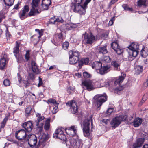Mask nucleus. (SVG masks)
Here are the masks:
<instances>
[{"label":"nucleus","mask_w":148,"mask_h":148,"mask_svg":"<svg viewBox=\"0 0 148 148\" xmlns=\"http://www.w3.org/2000/svg\"><path fill=\"white\" fill-rule=\"evenodd\" d=\"M49 5H48L47 4H44V3L42 2V3L41 6L43 10H47L49 8Z\"/></svg>","instance_id":"43"},{"label":"nucleus","mask_w":148,"mask_h":148,"mask_svg":"<svg viewBox=\"0 0 148 148\" xmlns=\"http://www.w3.org/2000/svg\"><path fill=\"white\" fill-rule=\"evenodd\" d=\"M82 85L84 86L88 90L90 91L95 88L94 84L90 80H86L82 82Z\"/></svg>","instance_id":"8"},{"label":"nucleus","mask_w":148,"mask_h":148,"mask_svg":"<svg viewBox=\"0 0 148 148\" xmlns=\"http://www.w3.org/2000/svg\"><path fill=\"white\" fill-rule=\"evenodd\" d=\"M111 60L109 56H105L102 59V61L103 62L108 63L110 62Z\"/></svg>","instance_id":"37"},{"label":"nucleus","mask_w":148,"mask_h":148,"mask_svg":"<svg viewBox=\"0 0 148 148\" xmlns=\"http://www.w3.org/2000/svg\"><path fill=\"white\" fill-rule=\"evenodd\" d=\"M121 121H111L110 124L112 128L114 129L117 127L121 123Z\"/></svg>","instance_id":"25"},{"label":"nucleus","mask_w":148,"mask_h":148,"mask_svg":"<svg viewBox=\"0 0 148 148\" xmlns=\"http://www.w3.org/2000/svg\"><path fill=\"white\" fill-rule=\"evenodd\" d=\"M22 127L25 129L26 132H30L33 127V124L31 121H28L23 124Z\"/></svg>","instance_id":"11"},{"label":"nucleus","mask_w":148,"mask_h":148,"mask_svg":"<svg viewBox=\"0 0 148 148\" xmlns=\"http://www.w3.org/2000/svg\"><path fill=\"white\" fill-rule=\"evenodd\" d=\"M138 50H129L128 51L129 56L134 57H136L138 54Z\"/></svg>","instance_id":"29"},{"label":"nucleus","mask_w":148,"mask_h":148,"mask_svg":"<svg viewBox=\"0 0 148 148\" xmlns=\"http://www.w3.org/2000/svg\"><path fill=\"white\" fill-rule=\"evenodd\" d=\"M111 65L113 66L115 70H118L120 68V63L117 61H112L111 63Z\"/></svg>","instance_id":"26"},{"label":"nucleus","mask_w":148,"mask_h":148,"mask_svg":"<svg viewBox=\"0 0 148 148\" xmlns=\"http://www.w3.org/2000/svg\"><path fill=\"white\" fill-rule=\"evenodd\" d=\"M55 37L57 38L60 42L62 41L63 35L62 33L56 34L55 36Z\"/></svg>","instance_id":"42"},{"label":"nucleus","mask_w":148,"mask_h":148,"mask_svg":"<svg viewBox=\"0 0 148 148\" xmlns=\"http://www.w3.org/2000/svg\"><path fill=\"white\" fill-rule=\"evenodd\" d=\"M78 66L80 69L81 68L82 66L84 64L83 62L82 59H81L79 62L78 63Z\"/></svg>","instance_id":"61"},{"label":"nucleus","mask_w":148,"mask_h":148,"mask_svg":"<svg viewBox=\"0 0 148 148\" xmlns=\"http://www.w3.org/2000/svg\"><path fill=\"white\" fill-rule=\"evenodd\" d=\"M145 140L144 138H139L137 139L136 141L133 145V148L140 147Z\"/></svg>","instance_id":"15"},{"label":"nucleus","mask_w":148,"mask_h":148,"mask_svg":"<svg viewBox=\"0 0 148 148\" xmlns=\"http://www.w3.org/2000/svg\"><path fill=\"white\" fill-rule=\"evenodd\" d=\"M90 121H83L82 124V122H80V124H81V125L82 127L84 135L85 137H88L90 135Z\"/></svg>","instance_id":"5"},{"label":"nucleus","mask_w":148,"mask_h":148,"mask_svg":"<svg viewBox=\"0 0 148 148\" xmlns=\"http://www.w3.org/2000/svg\"><path fill=\"white\" fill-rule=\"evenodd\" d=\"M123 88L122 86L117 87L114 89V92L115 93L119 95L121 93V91L123 90Z\"/></svg>","instance_id":"33"},{"label":"nucleus","mask_w":148,"mask_h":148,"mask_svg":"<svg viewBox=\"0 0 148 148\" xmlns=\"http://www.w3.org/2000/svg\"><path fill=\"white\" fill-rule=\"evenodd\" d=\"M148 95L147 94H145L143 97L142 99L143 100V102H145V101L147 99Z\"/></svg>","instance_id":"62"},{"label":"nucleus","mask_w":148,"mask_h":148,"mask_svg":"<svg viewBox=\"0 0 148 148\" xmlns=\"http://www.w3.org/2000/svg\"><path fill=\"white\" fill-rule=\"evenodd\" d=\"M77 25L76 24L73 23H70V30H71L77 27Z\"/></svg>","instance_id":"55"},{"label":"nucleus","mask_w":148,"mask_h":148,"mask_svg":"<svg viewBox=\"0 0 148 148\" xmlns=\"http://www.w3.org/2000/svg\"><path fill=\"white\" fill-rule=\"evenodd\" d=\"M29 9V6L25 5L23 8L22 10L20 11L19 12V16L21 19L23 20L27 17L26 14L28 12Z\"/></svg>","instance_id":"12"},{"label":"nucleus","mask_w":148,"mask_h":148,"mask_svg":"<svg viewBox=\"0 0 148 148\" xmlns=\"http://www.w3.org/2000/svg\"><path fill=\"white\" fill-rule=\"evenodd\" d=\"M81 59L84 64H88L89 62V59L88 58H83Z\"/></svg>","instance_id":"46"},{"label":"nucleus","mask_w":148,"mask_h":148,"mask_svg":"<svg viewBox=\"0 0 148 148\" xmlns=\"http://www.w3.org/2000/svg\"><path fill=\"white\" fill-rule=\"evenodd\" d=\"M25 58L27 60H28L29 59V51H27L25 55Z\"/></svg>","instance_id":"59"},{"label":"nucleus","mask_w":148,"mask_h":148,"mask_svg":"<svg viewBox=\"0 0 148 148\" xmlns=\"http://www.w3.org/2000/svg\"><path fill=\"white\" fill-rule=\"evenodd\" d=\"M47 102L48 104H56L57 103L56 100L53 99H49L47 101Z\"/></svg>","instance_id":"45"},{"label":"nucleus","mask_w":148,"mask_h":148,"mask_svg":"<svg viewBox=\"0 0 148 148\" xmlns=\"http://www.w3.org/2000/svg\"><path fill=\"white\" fill-rule=\"evenodd\" d=\"M122 7L125 10L129 11H132L133 10L132 8L129 7L126 4H124L122 5Z\"/></svg>","instance_id":"44"},{"label":"nucleus","mask_w":148,"mask_h":148,"mask_svg":"<svg viewBox=\"0 0 148 148\" xmlns=\"http://www.w3.org/2000/svg\"><path fill=\"white\" fill-rule=\"evenodd\" d=\"M74 88L71 87L70 86L68 87L67 91L69 94H71L73 91Z\"/></svg>","instance_id":"52"},{"label":"nucleus","mask_w":148,"mask_h":148,"mask_svg":"<svg viewBox=\"0 0 148 148\" xmlns=\"http://www.w3.org/2000/svg\"><path fill=\"white\" fill-rule=\"evenodd\" d=\"M140 54L141 56L143 58H145L148 55V51L144 49H142L141 51Z\"/></svg>","instance_id":"34"},{"label":"nucleus","mask_w":148,"mask_h":148,"mask_svg":"<svg viewBox=\"0 0 148 148\" xmlns=\"http://www.w3.org/2000/svg\"><path fill=\"white\" fill-rule=\"evenodd\" d=\"M146 2V0H139L137 2L138 5L140 7L143 6L145 8L148 5V3Z\"/></svg>","instance_id":"21"},{"label":"nucleus","mask_w":148,"mask_h":148,"mask_svg":"<svg viewBox=\"0 0 148 148\" xmlns=\"http://www.w3.org/2000/svg\"><path fill=\"white\" fill-rule=\"evenodd\" d=\"M3 84L5 86H8L10 85V82L8 80L5 79L4 80L3 82Z\"/></svg>","instance_id":"51"},{"label":"nucleus","mask_w":148,"mask_h":148,"mask_svg":"<svg viewBox=\"0 0 148 148\" xmlns=\"http://www.w3.org/2000/svg\"><path fill=\"white\" fill-rule=\"evenodd\" d=\"M38 121V123H37V126L38 130L39 132L41 133L43 129V123H40L39 121Z\"/></svg>","instance_id":"36"},{"label":"nucleus","mask_w":148,"mask_h":148,"mask_svg":"<svg viewBox=\"0 0 148 148\" xmlns=\"http://www.w3.org/2000/svg\"><path fill=\"white\" fill-rule=\"evenodd\" d=\"M36 35H34L31 37V40L32 41H34V40H36L37 43L38 42V41H37L38 39V38H36Z\"/></svg>","instance_id":"54"},{"label":"nucleus","mask_w":148,"mask_h":148,"mask_svg":"<svg viewBox=\"0 0 148 148\" xmlns=\"http://www.w3.org/2000/svg\"><path fill=\"white\" fill-rule=\"evenodd\" d=\"M3 1L6 5L10 6H11L13 4L14 0H3Z\"/></svg>","instance_id":"31"},{"label":"nucleus","mask_w":148,"mask_h":148,"mask_svg":"<svg viewBox=\"0 0 148 148\" xmlns=\"http://www.w3.org/2000/svg\"><path fill=\"white\" fill-rule=\"evenodd\" d=\"M6 123V121H3L1 123L0 125V132L1 131V129L3 128L5 125Z\"/></svg>","instance_id":"57"},{"label":"nucleus","mask_w":148,"mask_h":148,"mask_svg":"<svg viewBox=\"0 0 148 148\" xmlns=\"http://www.w3.org/2000/svg\"><path fill=\"white\" fill-rule=\"evenodd\" d=\"M102 62L100 61H95L92 64V67L95 69L97 72L101 75H103L109 72L111 69L110 65L102 66Z\"/></svg>","instance_id":"1"},{"label":"nucleus","mask_w":148,"mask_h":148,"mask_svg":"<svg viewBox=\"0 0 148 148\" xmlns=\"http://www.w3.org/2000/svg\"><path fill=\"white\" fill-rule=\"evenodd\" d=\"M143 71V67L141 66H138L136 68V73L137 74L140 73Z\"/></svg>","instance_id":"39"},{"label":"nucleus","mask_w":148,"mask_h":148,"mask_svg":"<svg viewBox=\"0 0 148 148\" xmlns=\"http://www.w3.org/2000/svg\"><path fill=\"white\" fill-rule=\"evenodd\" d=\"M42 2L49 5H51V0H42Z\"/></svg>","instance_id":"53"},{"label":"nucleus","mask_w":148,"mask_h":148,"mask_svg":"<svg viewBox=\"0 0 148 148\" xmlns=\"http://www.w3.org/2000/svg\"><path fill=\"white\" fill-rule=\"evenodd\" d=\"M69 55L72 56L79 61L80 56V53L77 51L71 50L69 51Z\"/></svg>","instance_id":"17"},{"label":"nucleus","mask_w":148,"mask_h":148,"mask_svg":"<svg viewBox=\"0 0 148 148\" xmlns=\"http://www.w3.org/2000/svg\"><path fill=\"white\" fill-rule=\"evenodd\" d=\"M66 104L70 107L71 112L73 114H75L77 112L78 108L77 103L75 101H69L66 103Z\"/></svg>","instance_id":"9"},{"label":"nucleus","mask_w":148,"mask_h":148,"mask_svg":"<svg viewBox=\"0 0 148 148\" xmlns=\"http://www.w3.org/2000/svg\"><path fill=\"white\" fill-rule=\"evenodd\" d=\"M91 1V0H86L83 5H82V7L85 12V9L87 7V5Z\"/></svg>","instance_id":"47"},{"label":"nucleus","mask_w":148,"mask_h":148,"mask_svg":"<svg viewBox=\"0 0 148 148\" xmlns=\"http://www.w3.org/2000/svg\"><path fill=\"white\" fill-rule=\"evenodd\" d=\"M107 45H105L103 47H100L98 48L99 52L103 54L107 53L108 51L106 49Z\"/></svg>","instance_id":"23"},{"label":"nucleus","mask_w":148,"mask_h":148,"mask_svg":"<svg viewBox=\"0 0 148 148\" xmlns=\"http://www.w3.org/2000/svg\"><path fill=\"white\" fill-rule=\"evenodd\" d=\"M111 47L118 55L121 54L123 52V49H120L118 44L116 42H114L112 43Z\"/></svg>","instance_id":"13"},{"label":"nucleus","mask_w":148,"mask_h":148,"mask_svg":"<svg viewBox=\"0 0 148 148\" xmlns=\"http://www.w3.org/2000/svg\"><path fill=\"white\" fill-rule=\"evenodd\" d=\"M115 17H113L112 18L109 22V25H112L113 24V21L114 20Z\"/></svg>","instance_id":"60"},{"label":"nucleus","mask_w":148,"mask_h":148,"mask_svg":"<svg viewBox=\"0 0 148 148\" xmlns=\"http://www.w3.org/2000/svg\"><path fill=\"white\" fill-rule=\"evenodd\" d=\"M82 0H74V2H72L71 5V9L74 12L79 13L80 15H84L85 11L82 7V5H81Z\"/></svg>","instance_id":"2"},{"label":"nucleus","mask_w":148,"mask_h":148,"mask_svg":"<svg viewBox=\"0 0 148 148\" xmlns=\"http://www.w3.org/2000/svg\"><path fill=\"white\" fill-rule=\"evenodd\" d=\"M35 31L36 32V38H40L43 35V32L42 30H40L38 29H36Z\"/></svg>","instance_id":"32"},{"label":"nucleus","mask_w":148,"mask_h":148,"mask_svg":"<svg viewBox=\"0 0 148 148\" xmlns=\"http://www.w3.org/2000/svg\"><path fill=\"white\" fill-rule=\"evenodd\" d=\"M16 42V46L13 49V53L15 57H16L18 54H20L19 53V43H18V42L17 41Z\"/></svg>","instance_id":"22"},{"label":"nucleus","mask_w":148,"mask_h":148,"mask_svg":"<svg viewBox=\"0 0 148 148\" xmlns=\"http://www.w3.org/2000/svg\"><path fill=\"white\" fill-rule=\"evenodd\" d=\"M31 65L32 69L33 72L38 74L40 72V71L38 69L36 63L34 61L32 62Z\"/></svg>","instance_id":"18"},{"label":"nucleus","mask_w":148,"mask_h":148,"mask_svg":"<svg viewBox=\"0 0 148 148\" xmlns=\"http://www.w3.org/2000/svg\"><path fill=\"white\" fill-rule=\"evenodd\" d=\"M83 35L84 36V40L87 44H92L95 40V36L90 32L88 33L86 32Z\"/></svg>","instance_id":"6"},{"label":"nucleus","mask_w":148,"mask_h":148,"mask_svg":"<svg viewBox=\"0 0 148 148\" xmlns=\"http://www.w3.org/2000/svg\"><path fill=\"white\" fill-rule=\"evenodd\" d=\"M127 116L126 115L122 116L120 115H117L112 120H127Z\"/></svg>","instance_id":"19"},{"label":"nucleus","mask_w":148,"mask_h":148,"mask_svg":"<svg viewBox=\"0 0 148 148\" xmlns=\"http://www.w3.org/2000/svg\"><path fill=\"white\" fill-rule=\"evenodd\" d=\"M113 110L112 108H108L106 111V113L108 115H110L113 112Z\"/></svg>","instance_id":"58"},{"label":"nucleus","mask_w":148,"mask_h":148,"mask_svg":"<svg viewBox=\"0 0 148 148\" xmlns=\"http://www.w3.org/2000/svg\"><path fill=\"white\" fill-rule=\"evenodd\" d=\"M138 48L139 45L137 43H133L131 44L128 47L129 50H138Z\"/></svg>","instance_id":"27"},{"label":"nucleus","mask_w":148,"mask_h":148,"mask_svg":"<svg viewBox=\"0 0 148 148\" xmlns=\"http://www.w3.org/2000/svg\"><path fill=\"white\" fill-rule=\"evenodd\" d=\"M27 135L26 132L22 129L16 131L15 134L16 138L20 141L25 139Z\"/></svg>","instance_id":"7"},{"label":"nucleus","mask_w":148,"mask_h":148,"mask_svg":"<svg viewBox=\"0 0 148 148\" xmlns=\"http://www.w3.org/2000/svg\"><path fill=\"white\" fill-rule=\"evenodd\" d=\"M65 131L67 134L72 136H75L76 134L77 130L75 126H72L70 127L65 128Z\"/></svg>","instance_id":"14"},{"label":"nucleus","mask_w":148,"mask_h":148,"mask_svg":"<svg viewBox=\"0 0 148 148\" xmlns=\"http://www.w3.org/2000/svg\"><path fill=\"white\" fill-rule=\"evenodd\" d=\"M5 59L4 58H1L0 60V69H3L5 65Z\"/></svg>","instance_id":"30"},{"label":"nucleus","mask_w":148,"mask_h":148,"mask_svg":"<svg viewBox=\"0 0 148 148\" xmlns=\"http://www.w3.org/2000/svg\"><path fill=\"white\" fill-rule=\"evenodd\" d=\"M83 76L84 78H90L91 76V75L87 72H84L83 73Z\"/></svg>","instance_id":"49"},{"label":"nucleus","mask_w":148,"mask_h":148,"mask_svg":"<svg viewBox=\"0 0 148 148\" xmlns=\"http://www.w3.org/2000/svg\"><path fill=\"white\" fill-rule=\"evenodd\" d=\"M40 0H32L31 3L32 8L28 14L29 16H34L36 13H39L40 12L38 10L39 3Z\"/></svg>","instance_id":"4"},{"label":"nucleus","mask_w":148,"mask_h":148,"mask_svg":"<svg viewBox=\"0 0 148 148\" xmlns=\"http://www.w3.org/2000/svg\"><path fill=\"white\" fill-rule=\"evenodd\" d=\"M69 46V43L67 42H64L62 45V47L64 49H67Z\"/></svg>","instance_id":"50"},{"label":"nucleus","mask_w":148,"mask_h":148,"mask_svg":"<svg viewBox=\"0 0 148 148\" xmlns=\"http://www.w3.org/2000/svg\"><path fill=\"white\" fill-rule=\"evenodd\" d=\"M56 137L57 138L63 140H65L66 139V137L64 134L60 135V136H56Z\"/></svg>","instance_id":"48"},{"label":"nucleus","mask_w":148,"mask_h":148,"mask_svg":"<svg viewBox=\"0 0 148 148\" xmlns=\"http://www.w3.org/2000/svg\"><path fill=\"white\" fill-rule=\"evenodd\" d=\"M26 116L27 117L31 113L32 111V109L30 107H28L26 108L25 110Z\"/></svg>","instance_id":"35"},{"label":"nucleus","mask_w":148,"mask_h":148,"mask_svg":"<svg viewBox=\"0 0 148 148\" xmlns=\"http://www.w3.org/2000/svg\"><path fill=\"white\" fill-rule=\"evenodd\" d=\"M126 77V75L124 73H122L121 76L117 77L116 80L114 82L115 85L118 84L120 85L121 84L122 82L125 77Z\"/></svg>","instance_id":"16"},{"label":"nucleus","mask_w":148,"mask_h":148,"mask_svg":"<svg viewBox=\"0 0 148 148\" xmlns=\"http://www.w3.org/2000/svg\"><path fill=\"white\" fill-rule=\"evenodd\" d=\"M49 121H46L44 127L45 130H46L48 131L50 128V125Z\"/></svg>","instance_id":"38"},{"label":"nucleus","mask_w":148,"mask_h":148,"mask_svg":"<svg viewBox=\"0 0 148 148\" xmlns=\"http://www.w3.org/2000/svg\"><path fill=\"white\" fill-rule=\"evenodd\" d=\"M58 111V107H55L53 108V114L56 113Z\"/></svg>","instance_id":"64"},{"label":"nucleus","mask_w":148,"mask_h":148,"mask_svg":"<svg viewBox=\"0 0 148 148\" xmlns=\"http://www.w3.org/2000/svg\"><path fill=\"white\" fill-rule=\"evenodd\" d=\"M94 103L98 108H100L107 100V97L106 94H97L93 97Z\"/></svg>","instance_id":"3"},{"label":"nucleus","mask_w":148,"mask_h":148,"mask_svg":"<svg viewBox=\"0 0 148 148\" xmlns=\"http://www.w3.org/2000/svg\"><path fill=\"white\" fill-rule=\"evenodd\" d=\"M63 128L61 127V128H58L55 132V134H53V137L60 136L64 134L62 131Z\"/></svg>","instance_id":"20"},{"label":"nucleus","mask_w":148,"mask_h":148,"mask_svg":"<svg viewBox=\"0 0 148 148\" xmlns=\"http://www.w3.org/2000/svg\"><path fill=\"white\" fill-rule=\"evenodd\" d=\"M132 123L135 127H137L140 125L142 122V121H133Z\"/></svg>","instance_id":"40"},{"label":"nucleus","mask_w":148,"mask_h":148,"mask_svg":"<svg viewBox=\"0 0 148 148\" xmlns=\"http://www.w3.org/2000/svg\"><path fill=\"white\" fill-rule=\"evenodd\" d=\"M36 117H37V120H43L44 119H45V120H51L50 118L46 119L43 116L38 113H37L36 114Z\"/></svg>","instance_id":"28"},{"label":"nucleus","mask_w":148,"mask_h":148,"mask_svg":"<svg viewBox=\"0 0 148 148\" xmlns=\"http://www.w3.org/2000/svg\"><path fill=\"white\" fill-rule=\"evenodd\" d=\"M15 57L17 59V62L18 63H21L23 61V58L21 54H18L17 56Z\"/></svg>","instance_id":"41"},{"label":"nucleus","mask_w":148,"mask_h":148,"mask_svg":"<svg viewBox=\"0 0 148 148\" xmlns=\"http://www.w3.org/2000/svg\"><path fill=\"white\" fill-rule=\"evenodd\" d=\"M69 55V63L70 64H76L78 61V60L75 58L73 56Z\"/></svg>","instance_id":"24"},{"label":"nucleus","mask_w":148,"mask_h":148,"mask_svg":"<svg viewBox=\"0 0 148 148\" xmlns=\"http://www.w3.org/2000/svg\"><path fill=\"white\" fill-rule=\"evenodd\" d=\"M30 142L34 146L36 145L37 143V139L36 138L33 139H30Z\"/></svg>","instance_id":"56"},{"label":"nucleus","mask_w":148,"mask_h":148,"mask_svg":"<svg viewBox=\"0 0 148 148\" xmlns=\"http://www.w3.org/2000/svg\"><path fill=\"white\" fill-rule=\"evenodd\" d=\"M63 20L61 17L53 16L48 21V23L52 25H57L58 23H62Z\"/></svg>","instance_id":"10"},{"label":"nucleus","mask_w":148,"mask_h":148,"mask_svg":"<svg viewBox=\"0 0 148 148\" xmlns=\"http://www.w3.org/2000/svg\"><path fill=\"white\" fill-rule=\"evenodd\" d=\"M29 77L31 79H33L34 78V75L32 73L29 74Z\"/></svg>","instance_id":"63"}]
</instances>
